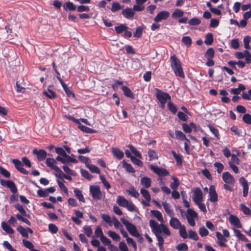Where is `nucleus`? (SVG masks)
I'll return each instance as SVG.
<instances>
[{"label":"nucleus","mask_w":251,"mask_h":251,"mask_svg":"<svg viewBox=\"0 0 251 251\" xmlns=\"http://www.w3.org/2000/svg\"><path fill=\"white\" fill-rule=\"evenodd\" d=\"M150 226L151 228L152 231L154 233L157 238L159 249L162 250L164 239L160 234L161 232H163L166 236H170L171 232L169 229L165 225L163 224L159 225L153 220H150Z\"/></svg>","instance_id":"f257e3e1"},{"label":"nucleus","mask_w":251,"mask_h":251,"mask_svg":"<svg viewBox=\"0 0 251 251\" xmlns=\"http://www.w3.org/2000/svg\"><path fill=\"white\" fill-rule=\"evenodd\" d=\"M170 62L171 66L175 75L181 78H184L185 75L180 61L175 54L171 56Z\"/></svg>","instance_id":"f03ea898"},{"label":"nucleus","mask_w":251,"mask_h":251,"mask_svg":"<svg viewBox=\"0 0 251 251\" xmlns=\"http://www.w3.org/2000/svg\"><path fill=\"white\" fill-rule=\"evenodd\" d=\"M90 193L93 200L98 201L104 198V193H102L100 187L98 185H91L90 186Z\"/></svg>","instance_id":"7ed1b4c3"},{"label":"nucleus","mask_w":251,"mask_h":251,"mask_svg":"<svg viewBox=\"0 0 251 251\" xmlns=\"http://www.w3.org/2000/svg\"><path fill=\"white\" fill-rule=\"evenodd\" d=\"M122 223L126 226L127 231L131 235L134 236H139V232L136 227L132 224L129 223L128 221L124 218L121 219Z\"/></svg>","instance_id":"20e7f679"},{"label":"nucleus","mask_w":251,"mask_h":251,"mask_svg":"<svg viewBox=\"0 0 251 251\" xmlns=\"http://www.w3.org/2000/svg\"><path fill=\"white\" fill-rule=\"evenodd\" d=\"M156 98L161 103L162 108H164L167 100L171 99V97L168 93L163 92L159 90H157Z\"/></svg>","instance_id":"39448f33"},{"label":"nucleus","mask_w":251,"mask_h":251,"mask_svg":"<svg viewBox=\"0 0 251 251\" xmlns=\"http://www.w3.org/2000/svg\"><path fill=\"white\" fill-rule=\"evenodd\" d=\"M150 168L159 176H166L169 175V172L166 169L162 168H159V167L153 165H150Z\"/></svg>","instance_id":"423d86ee"},{"label":"nucleus","mask_w":251,"mask_h":251,"mask_svg":"<svg viewBox=\"0 0 251 251\" xmlns=\"http://www.w3.org/2000/svg\"><path fill=\"white\" fill-rule=\"evenodd\" d=\"M46 163L49 167L53 169L57 173L62 174L61 170L55 165L56 160L52 158H48L46 159Z\"/></svg>","instance_id":"0eeeda50"},{"label":"nucleus","mask_w":251,"mask_h":251,"mask_svg":"<svg viewBox=\"0 0 251 251\" xmlns=\"http://www.w3.org/2000/svg\"><path fill=\"white\" fill-rule=\"evenodd\" d=\"M193 200L195 203L201 202L203 200V194L202 191L199 188H196L193 190Z\"/></svg>","instance_id":"6e6552de"},{"label":"nucleus","mask_w":251,"mask_h":251,"mask_svg":"<svg viewBox=\"0 0 251 251\" xmlns=\"http://www.w3.org/2000/svg\"><path fill=\"white\" fill-rule=\"evenodd\" d=\"M15 220L14 217H11V219L9 220L7 223L3 222L1 224V226L2 229L5 231L8 234H11L13 233V230L11 228L9 224H11L12 222Z\"/></svg>","instance_id":"1a4fd4ad"},{"label":"nucleus","mask_w":251,"mask_h":251,"mask_svg":"<svg viewBox=\"0 0 251 251\" xmlns=\"http://www.w3.org/2000/svg\"><path fill=\"white\" fill-rule=\"evenodd\" d=\"M170 16V13L167 11H162L159 12L154 19L155 22L158 23L162 20L167 19Z\"/></svg>","instance_id":"9d476101"},{"label":"nucleus","mask_w":251,"mask_h":251,"mask_svg":"<svg viewBox=\"0 0 251 251\" xmlns=\"http://www.w3.org/2000/svg\"><path fill=\"white\" fill-rule=\"evenodd\" d=\"M209 201L212 202H215L218 201V194L215 190L214 185H211L209 188Z\"/></svg>","instance_id":"9b49d317"},{"label":"nucleus","mask_w":251,"mask_h":251,"mask_svg":"<svg viewBox=\"0 0 251 251\" xmlns=\"http://www.w3.org/2000/svg\"><path fill=\"white\" fill-rule=\"evenodd\" d=\"M122 15L126 18L129 20H132L134 18L135 12L131 8L127 7L123 10Z\"/></svg>","instance_id":"f8f14e48"},{"label":"nucleus","mask_w":251,"mask_h":251,"mask_svg":"<svg viewBox=\"0 0 251 251\" xmlns=\"http://www.w3.org/2000/svg\"><path fill=\"white\" fill-rule=\"evenodd\" d=\"M33 153L37 155V158L39 161L44 160L47 157V152L43 150H38L34 149L33 151Z\"/></svg>","instance_id":"ddd939ff"},{"label":"nucleus","mask_w":251,"mask_h":251,"mask_svg":"<svg viewBox=\"0 0 251 251\" xmlns=\"http://www.w3.org/2000/svg\"><path fill=\"white\" fill-rule=\"evenodd\" d=\"M222 178L224 181L227 184H232L235 182L234 178L228 172L223 173Z\"/></svg>","instance_id":"4468645a"},{"label":"nucleus","mask_w":251,"mask_h":251,"mask_svg":"<svg viewBox=\"0 0 251 251\" xmlns=\"http://www.w3.org/2000/svg\"><path fill=\"white\" fill-rule=\"evenodd\" d=\"M229 221L231 224L234 226L236 227H242V225L240 223V220L237 216L233 215H231L229 217Z\"/></svg>","instance_id":"2eb2a0df"},{"label":"nucleus","mask_w":251,"mask_h":251,"mask_svg":"<svg viewBox=\"0 0 251 251\" xmlns=\"http://www.w3.org/2000/svg\"><path fill=\"white\" fill-rule=\"evenodd\" d=\"M169 224L170 226L174 229H178L182 225L177 218L173 216L171 217Z\"/></svg>","instance_id":"dca6fc26"},{"label":"nucleus","mask_w":251,"mask_h":251,"mask_svg":"<svg viewBox=\"0 0 251 251\" xmlns=\"http://www.w3.org/2000/svg\"><path fill=\"white\" fill-rule=\"evenodd\" d=\"M216 236L217 238V243L220 247L226 246L225 243L227 240L223 236V235L219 232H216Z\"/></svg>","instance_id":"f3484780"},{"label":"nucleus","mask_w":251,"mask_h":251,"mask_svg":"<svg viewBox=\"0 0 251 251\" xmlns=\"http://www.w3.org/2000/svg\"><path fill=\"white\" fill-rule=\"evenodd\" d=\"M17 230L20 232V233L22 235V236L25 238H28V232H29L30 233H33L32 230L30 228H25L21 226H19L17 228Z\"/></svg>","instance_id":"a211bd4d"},{"label":"nucleus","mask_w":251,"mask_h":251,"mask_svg":"<svg viewBox=\"0 0 251 251\" xmlns=\"http://www.w3.org/2000/svg\"><path fill=\"white\" fill-rule=\"evenodd\" d=\"M5 187L10 188L11 192L13 193V194L12 195V196L11 197V201H15V193H16V186H15L14 183L13 182H12V181L9 180Z\"/></svg>","instance_id":"6ab92c4d"},{"label":"nucleus","mask_w":251,"mask_h":251,"mask_svg":"<svg viewBox=\"0 0 251 251\" xmlns=\"http://www.w3.org/2000/svg\"><path fill=\"white\" fill-rule=\"evenodd\" d=\"M112 152L113 155L118 159H121L124 156V152L117 148H113Z\"/></svg>","instance_id":"aec40b11"},{"label":"nucleus","mask_w":251,"mask_h":251,"mask_svg":"<svg viewBox=\"0 0 251 251\" xmlns=\"http://www.w3.org/2000/svg\"><path fill=\"white\" fill-rule=\"evenodd\" d=\"M122 90H123L125 96L131 99L134 98L133 93L127 87L124 86L122 87Z\"/></svg>","instance_id":"412c9836"},{"label":"nucleus","mask_w":251,"mask_h":251,"mask_svg":"<svg viewBox=\"0 0 251 251\" xmlns=\"http://www.w3.org/2000/svg\"><path fill=\"white\" fill-rule=\"evenodd\" d=\"M151 179L148 177H143L141 179V184L145 188H148L151 185Z\"/></svg>","instance_id":"4be33fe9"},{"label":"nucleus","mask_w":251,"mask_h":251,"mask_svg":"<svg viewBox=\"0 0 251 251\" xmlns=\"http://www.w3.org/2000/svg\"><path fill=\"white\" fill-rule=\"evenodd\" d=\"M125 6L124 5H121L118 2H113L112 4V6L110 8V10L113 12H115L119 10L124 9Z\"/></svg>","instance_id":"5701e85b"},{"label":"nucleus","mask_w":251,"mask_h":251,"mask_svg":"<svg viewBox=\"0 0 251 251\" xmlns=\"http://www.w3.org/2000/svg\"><path fill=\"white\" fill-rule=\"evenodd\" d=\"M75 196L78 199V200L82 202H85V200L83 197V194L80 190L78 189H75L74 190Z\"/></svg>","instance_id":"b1692460"},{"label":"nucleus","mask_w":251,"mask_h":251,"mask_svg":"<svg viewBox=\"0 0 251 251\" xmlns=\"http://www.w3.org/2000/svg\"><path fill=\"white\" fill-rule=\"evenodd\" d=\"M17 170L24 175L28 174V171L23 167L22 162L18 159H17Z\"/></svg>","instance_id":"393cba45"},{"label":"nucleus","mask_w":251,"mask_h":251,"mask_svg":"<svg viewBox=\"0 0 251 251\" xmlns=\"http://www.w3.org/2000/svg\"><path fill=\"white\" fill-rule=\"evenodd\" d=\"M116 202L120 206L125 207L127 204L128 201L124 197L119 196L117 198Z\"/></svg>","instance_id":"a878e982"},{"label":"nucleus","mask_w":251,"mask_h":251,"mask_svg":"<svg viewBox=\"0 0 251 251\" xmlns=\"http://www.w3.org/2000/svg\"><path fill=\"white\" fill-rule=\"evenodd\" d=\"M162 205L163 206L164 209H165L166 212L171 217L174 216V213L171 209L170 205L169 203L166 202H163L162 203Z\"/></svg>","instance_id":"bb28decb"},{"label":"nucleus","mask_w":251,"mask_h":251,"mask_svg":"<svg viewBox=\"0 0 251 251\" xmlns=\"http://www.w3.org/2000/svg\"><path fill=\"white\" fill-rule=\"evenodd\" d=\"M234 233L235 235L237 237H238L240 240L243 241L244 242L247 241V239L246 238L244 234H243L239 230L237 229H234Z\"/></svg>","instance_id":"cd10ccee"},{"label":"nucleus","mask_w":251,"mask_h":251,"mask_svg":"<svg viewBox=\"0 0 251 251\" xmlns=\"http://www.w3.org/2000/svg\"><path fill=\"white\" fill-rule=\"evenodd\" d=\"M63 158L64 162H63V164H66L70 162L77 163L78 162V161L76 159L71 157L70 156L67 155V154L65 155H64Z\"/></svg>","instance_id":"c85d7f7f"},{"label":"nucleus","mask_w":251,"mask_h":251,"mask_svg":"<svg viewBox=\"0 0 251 251\" xmlns=\"http://www.w3.org/2000/svg\"><path fill=\"white\" fill-rule=\"evenodd\" d=\"M30 216L28 215V216H24V215H19V214H17V219L23 223H25L27 225H30V222L29 221L27 218H29Z\"/></svg>","instance_id":"c756f323"},{"label":"nucleus","mask_w":251,"mask_h":251,"mask_svg":"<svg viewBox=\"0 0 251 251\" xmlns=\"http://www.w3.org/2000/svg\"><path fill=\"white\" fill-rule=\"evenodd\" d=\"M240 210L245 214L248 215H251V209L245 205L244 203H241L239 205Z\"/></svg>","instance_id":"7c9ffc66"},{"label":"nucleus","mask_w":251,"mask_h":251,"mask_svg":"<svg viewBox=\"0 0 251 251\" xmlns=\"http://www.w3.org/2000/svg\"><path fill=\"white\" fill-rule=\"evenodd\" d=\"M151 213L159 222L162 223L164 221L162 215L160 211L153 210L151 211Z\"/></svg>","instance_id":"2f4dec72"},{"label":"nucleus","mask_w":251,"mask_h":251,"mask_svg":"<svg viewBox=\"0 0 251 251\" xmlns=\"http://www.w3.org/2000/svg\"><path fill=\"white\" fill-rule=\"evenodd\" d=\"M128 27L124 24H121L119 26H117L115 27V29L117 34H121L124 31L127 30Z\"/></svg>","instance_id":"473e14b6"},{"label":"nucleus","mask_w":251,"mask_h":251,"mask_svg":"<svg viewBox=\"0 0 251 251\" xmlns=\"http://www.w3.org/2000/svg\"><path fill=\"white\" fill-rule=\"evenodd\" d=\"M213 42V36L211 33H208L206 35L204 43L207 45H211Z\"/></svg>","instance_id":"72a5a7b5"},{"label":"nucleus","mask_w":251,"mask_h":251,"mask_svg":"<svg viewBox=\"0 0 251 251\" xmlns=\"http://www.w3.org/2000/svg\"><path fill=\"white\" fill-rule=\"evenodd\" d=\"M178 229L180 236L182 238L186 239L188 237V235L186 231L185 227L184 225H182Z\"/></svg>","instance_id":"f704fd0d"},{"label":"nucleus","mask_w":251,"mask_h":251,"mask_svg":"<svg viewBox=\"0 0 251 251\" xmlns=\"http://www.w3.org/2000/svg\"><path fill=\"white\" fill-rule=\"evenodd\" d=\"M43 94L47 96L48 98L52 99L56 97L55 93L52 90L50 89L49 88L47 91H44L43 92Z\"/></svg>","instance_id":"c9c22d12"},{"label":"nucleus","mask_w":251,"mask_h":251,"mask_svg":"<svg viewBox=\"0 0 251 251\" xmlns=\"http://www.w3.org/2000/svg\"><path fill=\"white\" fill-rule=\"evenodd\" d=\"M175 134L176 135V137L178 139L180 140H185L187 141L188 142H189V140L188 139H187L185 135L181 131L176 130L175 132Z\"/></svg>","instance_id":"e433bc0d"},{"label":"nucleus","mask_w":251,"mask_h":251,"mask_svg":"<svg viewBox=\"0 0 251 251\" xmlns=\"http://www.w3.org/2000/svg\"><path fill=\"white\" fill-rule=\"evenodd\" d=\"M63 7L65 10H75L76 6L72 2H67L63 5Z\"/></svg>","instance_id":"4c0bfd02"},{"label":"nucleus","mask_w":251,"mask_h":251,"mask_svg":"<svg viewBox=\"0 0 251 251\" xmlns=\"http://www.w3.org/2000/svg\"><path fill=\"white\" fill-rule=\"evenodd\" d=\"M107 234L109 237L115 241H119L121 238L120 236L114 231L109 230L108 231Z\"/></svg>","instance_id":"58836bf2"},{"label":"nucleus","mask_w":251,"mask_h":251,"mask_svg":"<svg viewBox=\"0 0 251 251\" xmlns=\"http://www.w3.org/2000/svg\"><path fill=\"white\" fill-rule=\"evenodd\" d=\"M87 167L91 171L92 173H96L100 174V169L96 166L93 165V164H90L87 165Z\"/></svg>","instance_id":"ea45409f"},{"label":"nucleus","mask_w":251,"mask_h":251,"mask_svg":"<svg viewBox=\"0 0 251 251\" xmlns=\"http://www.w3.org/2000/svg\"><path fill=\"white\" fill-rule=\"evenodd\" d=\"M172 179L174 180V182L171 183L170 187L174 190H177L179 185V182L177 178L175 176H173Z\"/></svg>","instance_id":"a19ab883"},{"label":"nucleus","mask_w":251,"mask_h":251,"mask_svg":"<svg viewBox=\"0 0 251 251\" xmlns=\"http://www.w3.org/2000/svg\"><path fill=\"white\" fill-rule=\"evenodd\" d=\"M215 54L214 50L212 48L208 49L206 50L204 56L206 58H213Z\"/></svg>","instance_id":"79ce46f5"},{"label":"nucleus","mask_w":251,"mask_h":251,"mask_svg":"<svg viewBox=\"0 0 251 251\" xmlns=\"http://www.w3.org/2000/svg\"><path fill=\"white\" fill-rule=\"evenodd\" d=\"M174 157L176 159V163L178 165H180L182 163V156L180 154H177L175 151H171Z\"/></svg>","instance_id":"37998d69"},{"label":"nucleus","mask_w":251,"mask_h":251,"mask_svg":"<svg viewBox=\"0 0 251 251\" xmlns=\"http://www.w3.org/2000/svg\"><path fill=\"white\" fill-rule=\"evenodd\" d=\"M91 244L93 246L98 247V251H106L105 249L102 247H99L100 242L98 240L93 239L91 241Z\"/></svg>","instance_id":"c03bdc74"},{"label":"nucleus","mask_w":251,"mask_h":251,"mask_svg":"<svg viewBox=\"0 0 251 251\" xmlns=\"http://www.w3.org/2000/svg\"><path fill=\"white\" fill-rule=\"evenodd\" d=\"M141 193L144 198L147 201H150L151 198V196L149 192L145 189L142 188L141 189Z\"/></svg>","instance_id":"a18cd8bd"},{"label":"nucleus","mask_w":251,"mask_h":251,"mask_svg":"<svg viewBox=\"0 0 251 251\" xmlns=\"http://www.w3.org/2000/svg\"><path fill=\"white\" fill-rule=\"evenodd\" d=\"M184 14V12L179 9H177L173 13L172 17L174 18L181 17Z\"/></svg>","instance_id":"49530a36"},{"label":"nucleus","mask_w":251,"mask_h":251,"mask_svg":"<svg viewBox=\"0 0 251 251\" xmlns=\"http://www.w3.org/2000/svg\"><path fill=\"white\" fill-rule=\"evenodd\" d=\"M79 128L82 131L86 133H91L95 132V131L92 128L87 127L83 125H79Z\"/></svg>","instance_id":"de8ad7c7"},{"label":"nucleus","mask_w":251,"mask_h":251,"mask_svg":"<svg viewBox=\"0 0 251 251\" xmlns=\"http://www.w3.org/2000/svg\"><path fill=\"white\" fill-rule=\"evenodd\" d=\"M182 42L187 47H189L192 44V40L189 36H185L182 37Z\"/></svg>","instance_id":"09e8293b"},{"label":"nucleus","mask_w":251,"mask_h":251,"mask_svg":"<svg viewBox=\"0 0 251 251\" xmlns=\"http://www.w3.org/2000/svg\"><path fill=\"white\" fill-rule=\"evenodd\" d=\"M101 218L106 223H108L109 226H112L113 220L112 218L111 219L109 215L106 214H103L101 215Z\"/></svg>","instance_id":"8fccbe9b"},{"label":"nucleus","mask_w":251,"mask_h":251,"mask_svg":"<svg viewBox=\"0 0 251 251\" xmlns=\"http://www.w3.org/2000/svg\"><path fill=\"white\" fill-rule=\"evenodd\" d=\"M112 220H113L112 222H113L114 227L116 228L120 229V230H121V229L124 228L123 226L120 223V222L118 221V220L115 216H113L112 217Z\"/></svg>","instance_id":"3c124183"},{"label":"nucleus","mask_w":251,"mask_h":251,"mask_svg":"<svg viewBox=\"0 0 251 251\" xmlns=\"http://www.w3.org/2000/svg\"><path fill=\"white\" fill-rule=\"evenodd\" d=\"M80 172L81 175L88 180H91L93 178V176L85 170L81 169Z\"/></svg>","instance_id":"603ef678"},{"label":"nucleus","mask_w":251,"mask_h":251,"mask_svg":"<svg viewBox=\"0 0 251 251\" xmlns=\"http://www.w3.org/2000/svg\"><path fill=\"white\" fill-rule=\"evenodd\" d=\"M187 214L186 215V217L195 218L198 217V215L196 212H195L192 209L188 208L187 210Z\"/></svg>","instance_id":"864d4df0"},{"label":"nucleus","mask_w":251,"mask_h":251,"mask_svg":"<svg viewBox=\"0 0 251 251\" xmlns=\"http://www.w3.org/2000/svg\"><path fill=\"white\" fill-rule=\"evenodd\" d=\"M23 242L24 246L28 249L30 250L31 251H38L37 250L33 249L34 246L30 241L23 240Z\"/></svg>","instance_id":"5fc2aeb1"},{"label":"nucleus","mask_w":251,"mask_h":251,"mask_svg":"<svg viewBox=\"0 0 251 251\" xmlns=\"http://www.w3.org/2000/svg\"><path fill=\"white\" fill-rule=\"evenodd\" d=\"M188 237L192 239H193L194 240H198L199 239V237L197 235V233L196 231L192 230H188Z\"/></svg>","instance_id":"6e6d98bb"},{"label":"nucleus","mask_w":251,"mask_h":251,"mask_svg":"<svg viewBox=\"0 0 251 251\" xmlns=\"http://www.w3.org/2000/svg\"><path fill=\"white\" fill-rule=\"evenodd\" d=\"M207 126L209 128L210 131L214 135V136L217 138H219V134L218 130L210 125H208Z\"/></svg>","instance_id":"4d7b16f0"},{"label":"nucleus","mask_w":251,"mask_h":251,"mask_svg":"<svg viewBox=\"0 0 251 251\" xmlns=\"http://www.w3.org/2000/svg\"><path fill=\"white\" fill-rule=\"evenodd\" d=\"M100 177L101 182L103 183V185L106 187L107 189H109L110 188H111V185L106 180V178L103 176L101 175L100 176Z\"/></svg>","instance_id":"13d9d810"},{"label":"nucleus","mask_w":251,"mask_h":251,"mask_svg":"<svg viewBox=\"0 0 251 251\" xmlns=\"http://www.w3.org/2000/svg\"><path fill=\"white\" fill-rule=\"evenodd\" d=\"M168 107L169 110L171 111L173 113L175 114L177 112V109L176 107L171 101H169L168 103Z\"/></svg>","instance_id":"bf43d9fd"},{"label":"nucleus","mask_w":251,"mask_h":251,"mask_svg":"<svg viewBox=\"0 0 251 251\" xmlns=\"http://www.w3.org/2000/svg\"><path fill=\"white\" fill-rule=\"evenodd\" d=\"M199 234L201 237H205L209 234V231L204 227H201L199 228Z\"/></svg>","instance_id":"052dcab7"},{"label":"nucleus","mask_w":251,"mask_h":251,"mask_svg":"<svg viewBox=\"0 0 251 251\" xmlns=\"http://www.w3.org/2000/svg\"><path fill=\"white\" fill-rule=\"evenodd\" d=\"M148 155L150 160L155 159L158 158L157 153L153 150H150L149 151Z\"/></svg>","instance_id":"680f3d73"},{"label":"nucleus","mask_w":251,"mask_h":251,"mask_svg":"<svg viewBox=\"0 0 251 251\" xmlns=\"http://www.w3.org/2000/svg\"><path fill=\"white\" fill-rule=\"evenodd\" d=\"M250 41H251V37L249 36H247L245 37V38H244L243 42H244V47L246 49H251L250 46L249 45V43H250Z\"/></svg>","instance_id":"e2e57ef3"},{"label":"nucleus","mask_w":251,"mask_h":251,"mask_svg":"<svg viewBox=\"0 0 251 251\" xmlns=\"http://www.w3.org/2000/svg\"><path fill=\"white\" fill-rule=\"evenodd\" d=\"M201 21V20L197 18H194L190 19L188 23L189 25H197L200 24Z\"/></svg>","instance_id":"0e129e2a"},{"label":"nucleus","mask_w":251,"mask_h":251,"mask_svg":"<svg viewBox=\"0 0 251 251\" xmlns=\"http://www.w3.org/2000/svg\"><path fill=\"white\" fill-rule=\"evenodd\" d=\"M143 28L141 26H138L136 28L135 32L133 33L135 37H140L142 36Z\"/></svg>","instance_id":"69168bd1"},{"label":"nucleus","mask_w":251,"mask_h":251,"mask_svg":"<svg viewBox=\"0 0 251 251\" xmlns=\"http://www.w3.org/2000/svg\"><path fill=\"white\" fill-rule=\"evenodd\" d=\"M214 166L217 168V172L219 174H220L224 169V165L219 162H216L214 164Z\"/></svg>","instance_id":"338daca9"},{"label":"nucleus","mask_w":251,"mask_h":251,"mask_svg":"<svg viewBox=\"0 0 251 251\" xmlns=\"http://www.w3.org/2000/svg\"><path fill=\"white\" fill-rule=\"evenodd\" d=\"M243 120L247 124H251V115L248 113L244 114L243 116Z\"/></svg>","instance_id":"774afa93"}]
</instances>
